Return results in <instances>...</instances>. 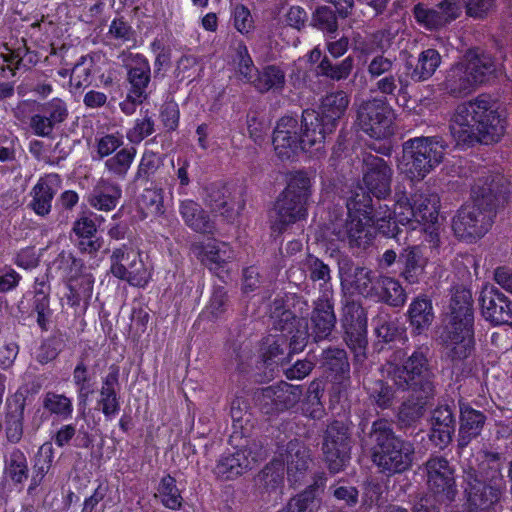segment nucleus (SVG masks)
Here are the masks:
<instances>
[{"instance_id":"obj_1","label":"nucleus","mask_w":512,"mask_h":512,"mask_svg":"<svg viewBox=\"0 0 512 512\" xmlns=\"http://www.w3.org/2000/svg\"><path fill=\"white\" fill-rule=\"evenodd\" d=\"M440 199L437 194L416 192L408 197L405 192L396 191L393 208L387 204L375 209L367 194L360 193L348 205V219L344 224L343 237L351 247L366 248L373 239L372 229L385 237L399 240L400 225L416 222L423 226L437 223Z\"/></svg>"},{"instance_id":"obj_2","label":"nucleus","mask_w":512,"mask_h":512,"mask_svg":"<svg viewBox=\"0 0 512 512\" xmlns=\"http://www.w3.org/2000/svg\"><path fill=\"white\" fill-rule=\"evenodd\" d=\"M427 346L416 347L410 355L398 350L393 360L387 363V378L401 392H412L416 401H404L398 412V419L407 426L416 423L423 415L424 407L436 393L435 374L429 359Z\"/></svg>"},{"instance_id":"obj_3","label":"nucleus","mask_w":512,"mask_h":512,"mask_svg":"<svg viewBox=\"0 0 512 512\" xmlns=\"http://www.w3.org/2000/svg\"><path fill=\"white\" fill-rule=\"evenodd\" d=\"M473 194L475 204L461 207L452 221L455 236L470 243L490 230L497 211L509 203L512 183L502 174H492L478 180Z\"/></svg>"},{"instance_id":"obj_4","label":"nucleus","mask_w":512,"mask_h":512,"mask_svg":"<svg viewBox=\"0 0 512 512\" xmlns=\"http://www.w3.org/2000/svg\"><path fill=\"white\" fill-rule=\"evenodd\" d=\"M439 339L445 358L453 366L463 364L475 353V317L469 289L457 288L453 293L442 320Z\"/></svg>"},{"instance_id":"obj_5","label":"nucleus","mask_w":512,"mask_h":512,"mask_svg":"<svg viewBox=\"0 0 512 512\" xmlns=\"http://www.w3.org/2000/svg\"><path fill=\"white\" fill-rule=\"evenodd\" d=\"M505 129L506 120L501 118L484 94L458 105L450 124L456 145L462 148L498 142Z\"/></svg>"},{"instance_id":"obj_6","label":"nucleus","mask_w":512,"mask_h":512,"mask_svg":"<svg viewBox=\"0 0 512 512\" xmlns=\"http://www.w3.org/2000/svg\"><path fill=\"white\" fill-rule=\"evenodd\" d=\"M271 319L278 335H269L262 343V357L266 364H284L293 354L300 353L309 341L308 321L291 310L289 301L275 299Z\"/></svg>"},{"instance_id":"obj_7","label":"nucleus","mask_w":512,"mask_h":512,"mask_svg":"<svg viewBox=\"0 0 512 512\" xmlns=\"http://www.w3.org/2000/svg\"><path fill=\"white\" fill-rule=\"evenodd\" d=\"M371 458L378 472L387 477L402 474L412 467L415 448L412 442L395 434L386 419L375 420L369 432Z\"/></svg>"},{"instance_id":"obj_8","label":"nucleus","mask_w":512,"mask_h":512,"mask_svg":"<svg viewBox=\"0 0 512 512\" xmlns=\"http://www.w3.org/2000/svg\"><path fill=\"white\" fill-rule=\"evenodd\" d=\"M500 454L490 453L478 470L466 472L465 497L469 512H487L499 504L506 489Z\"/></svg>"},{"instance_id":"obj_9","label":"nucleus","mask_w":512,"mask_h":512,"mask_svg":"<svg viewBox=\"0 0 512 512\" xmlns=\"http://www.w3.org/2000/svg\"><path fill=\"white\" fill-rule=\"evenodd\" d=\"M311 195L312 183L308 174L302 170L292 173L274 203L275 215L270 225L272 232L282 234L291 225L306 220Z\"/></svg>"},{"instance_id":"obj_10","label":"nucleus","mask_w":512,"mask_h":512,"mask_svg":"<svg viewBox=\"0 0 512 512\" xmlns=\"http://www.w3.org/2000/svg\"><path fill=\"white\" fill-rule=\"evenodd\" d=\"M447 147L441 136L411 138L403 144L399 167L411 181H421L443 161Z\"/></svg>"},{"instance_id":"obj_11","label":"nucleus","mask_w":512,"mask_h":512,"mask_svg":"<svg viewBox=\"0 0 512 512\" xmlns=\"http://www.w3.org/2000/svg\"><path fill=\"white\" fill-rule=\"evenodd\" d=\"M272 144L280 160H292L300 151L308 152L316 145L315 150H319L323 136L309 125H299L296 117L285 115L277 121Z\"/></svg>"},{"instance_id":"obj_12","label":"nucleus","mask_w":512,"mask_h":512,"mask_svg":"<svg viewBox=\"0 0 512 512\" xmlns=\"http://www.w3.org/2000/svg\"><path fill=\"white\" fill-rule=\"evenodd\" d=\"M54 263L66 281L68 293L65 297L68 305L78 307L82 301L88 304L95 283L90 267L86 266L83 259L65 250L58 254Z\"/></svg>"},{"instance_id":"obj_13","label":"nucleus","mask_w":512,"mask_h":512,"mask_svg":"<svg viewBox=\"0 0 512 512\" xmlns=\"http://www.w3.org/2000/svg\"><path fill=\"white\" fill-rule=\"evenodd\" d=\"M393 170L391 166L383 158L366 153L363 155L362 160V181L366 188V191L362 187H358L353 191L352 195L347 199L346 207L350 204V201L360 193L367 194L370 199L372 196L377 198L378 201L385 200L391 195V183H392ZM375 209H378L373 204Z\"/></svg>"},{"instance_id":"obj_14","label":"nucleus","mask_w":512,"mask_h":512,"mask_svg":"<svg viewBox=\"0 0 512 512\" xmlns=\"http://www.w3.org/2000/svg\"><path fill=\"white\" fill-rule=\"evenodd\" d=\"M350 99L346 92L339 90L326 94L319 105V110L305 109L302 112V123L309 125L323 136L333 133L339 120L345 114Z\"/></svg>"},{"instance_id":"obj_15","label":"nucleus","mask_w":512,"mask_h":512,"mask_svg":"<svg viewBox=\"0 0 512 512\" xmlns=\"http://www.w3.org/2000/svg\"><path fill=\"white\" fill-rule=\"evenodd\" d=\"M322 451L329 471L338 473L347 466L351 454V429L340 420L330 422L323 435Z\"/></svg>"},{"instance_id":"obj_16","label":"nucleus","mask_w":512,"mask_h":512,"mask_svg":"<svg viewBox=\"0 0 512 512\" xmlns=\"http://www.w3.org/2000/svg\"><path fill=\"white\" fill-rule=\"evenodd\" d=\"M343 340L355 355H364L368 344L367 313L359 301L347 298L341 314Z\"/></svg>"},{"instance_id":"obj_17","label":"nucleus","mask_w":512,"mask_h":512,"mask_svg":"<svg viewBox=\"0 0 512 512\" xmlns=\"http://www.w3.org/2000/svg\"><path fill=\"white\" fill-rule=\"evenodd\" d=\"M110 272L131 286L145 288L151 279V273L143 262L140 253L128 249L126 245L113 250L110 256Z\"/></svg>"},{"instance_id":"obj_18","label":"nucleus","mask_w":512,"mask_h":512,"mask_svg":"<svg viewBox=\"0 0 512 512\" xmlns=\"http://www.w3.org/2000/svg\"><path fill=\"white\" fill-rule=\"evenodd\" d=\"M392 114V109L385 100H369L360 105L357 124L371 138L384 139L393 134Z\"/></svg>"},{"instance_id":"obj_19","label":"nucleus","mask_w":512,"mask_h":512,"mask_svg":"<svg viewBox=\"0 0 512 512\" xmlns=\"http://www.w3.org/2000/svg\"><path fill=\"white\" fill-rule=\"evenodd\" d=\"M428 490L437 502H452L457 495L455 470L442 456L430 457L424 464Z\"/></svg>"},{"instance_id":"obj_20","label":"nucleus","mask_w":512,"mask_h":512,"mask_svg":"<svg viewBox=\"0 0 512 512\" xmlns=\"http://www.w3.org/2000/svg\"><path fill=\"white\" fill-rule=\"evenodd\" d=\"M51 287L45 277H36L33 289L23 294L17 307L22 315L31 317L36 315V322L42 332H47L53 314L50 308Z\"/></svg>"},{"instance_id":"obj_21","label":"nucleus","mask_w":512,"mask_h":512,"mask_svg":"<svg viewBox=\"0 0 512 512\" xmlns=\"http://www.w3.org/2000/svg\"><path fill=\"white\" fill-rule=\"evenodd\" d=\"M302 396V388L281 381L261 390L258 401L261 410L268 415L277 414L293 408Z\"/></svg>"},{"instance_id":"obj_22","label":"nucleus","mask_w":512,"mask_h":512,"mask_svg":"<svg viewBox=\"0 0 512 512\" xmlns=\"http://www.w3.org/2000/svg\"><path fill=\"white\" fill-rule=\"evenodd\" d=\"M481 312L485 320L494 326H512V301L494 285L482 287L479 297Z\"/></svg>"},{"instance_id":"obj_23","label":"nucleus","mask_w":512,"mask_h":512,"mask_svg":"<svg viewBox=\"0 0 512 512\" xmlns=\"http://www.w3.org/2000/svg\"><path fill=\"white\" fill-rule=\"evenodd\" d=\"M258 455L251 447H241L222 453L216 462L213 473L220 480H234L251 470Z\"/></svg>"},{"instance_id":"obj_24","label":"nucleus","mask_w":512,"mask_h":512,"mask_svg":"<svg viewBox=\"0 0 512 512\" xmlns=\"http://www.w3.org/2000/svg\"><path fill=\"white\" fill-rule=\"evenodd\" d=\"M120 367L112 364L108 373L101 378V388L96 401V409L99 410L106 421H112L120 412Z\"/></svg>"},{"instance_id":"obj_25","label":"nucleus","mask_w":512,"mask_h":512,"mask_svg":"<svg viewBox=\"0 0 512 512\" xmlns=\"http://www.w3.org/2000/svg\"><path fill=\"white\" fill-rule=\"evenodd\" d=\"M26 400V395L19 390L6 398L4 430L6 439L11 444L19 443L23 437Z\"/></svg>"},{"instance_id":"obj_26","label":"nucleus","mask_w":512,"mask_h":512,"mask_svg":"<svg viewBox=\"0 0 512 512\" xmlns=\"http://www.w3.org/2000/svg\"><path fill=\"white\" fill-rule=\"evenodd\" d=\"M202 263L222 282L229 278L228 264L234 258L232 247L226 242L211 241L202 245L200 252Z\"/></svg>"},{"instance_id":"obj_27","label":"nucleus","mask_w":512,"mask_h":512,"mask_svg":"<svg viewBox=\"0 0 512 512\" xmlns=\"http://www.w3.org/2000/svg\"><path fill=\"white\" fill-rule=\"evenodd\" d=\"M125 70L127 90L150 97L152 71L148 58L142 53H131Z\"/></svg>"},{"instance_id":"obj_28","label":"nucleus","mask_w":512,"mask_h":512,"mask_svg":"<svg viewBox=\"0 0 512 512\" xmlns=\"http://www.w3.org/2000/svg\"><path fill=\"white\" fill-rule=\"evenodd\" d=\"M406 317L412 336L426 335L435 319L432 298L425 293L414 297L408 306Z\"/></svg>"},{"instance_id":"obj_29","label":"nucleus","mask_w":512,"mask_h":512,"mask_svg":"<svg viewBox=\"0 0 512 512\" xmlns=\"http://www.w3.org/2000/svg\"><path fill=\"white\" fill-rule=\"evenodd\" d=\"M310 322L309 339L311 338L314 342L328 339L336 325L333 302L326 297L318 298L314 302Z\"/></svg>"},{"instance_id":"obj_30","label":"nucleus","mask_w":512,"mask_h":512,"mask_svg":"<svg viewBox=\"0 0 512 512\" xmlns=\"http://www.w3.org/2000/svg\"><path fill=\"white\" fill-rule=\"evenodd\" d=\"M179 213L184 223L194 232L214 235L216 223L203 207L192 199L180 201Z\"/></svg>"},{"instance_id":"obj_31","label":"nucleus","mask_w":512,"mask_h":512,"mask_svg":"<svg viewBox=\"0 0 512 512\" xmlns=\"http://www.w3.org/2000/svg\"><path fill=\"white\" fill-rule=\"evenodd\" d=\"M400 277L410 285L419 284L425 276L427 259L423 256L420 247L411 246L402 250L398 257Z\"/></svg>"},{"instance_id":"obj_32","label":"nucleus","mask_w":512,"mask_h":512,"mask_svg":"<svg viewBox=\"0 0 512 512\" xmlns=\"http://www.w3.org/2000/svg\"><path fill=\"white\" fill-rule=\"evenodd\" d=\"M72 383L76 391L78 411L85 414L96 391V381L84 358L79 359L72 371Z\"/></svg>"},{"instance_id":"obj_33","label":"nucleus","mask_w":512,"mask_h":512,"mask_svg":"<svg viewBox=\"0 0 512 512\" xmlns=\"http://www.w3.org/2000/svg\"><path fill=\"white\" fill-rule=\"evenodd\" d=\"M122 197L119 184L101 179L87 195L88 204L98 211L110 212L114 210Z\"/></svg>"},{"instance_id":"obj_34","label":"nucleus","mask_w":512,"mask_h":512,"mask_svg":"<svg viewBox=\"0 0 512 512\" xmlns=\"http://www.w3.org/2000/svg\"><path fill=\"white\" fill-rule=\"evenodd\" d=\"M54 177L57 175L40 177L30 191L31 200L27 207L37 216L45 217L52 210V201L57 192L53 185Z\"/></svg>"},{"instance_id":"obj_35","label":"nucleus","mask_w":512,"mask_h":512,"mask_svg":"<svg viewBox=\"0 0 512 512\" xmlns=\"http://www.w3.org/2000/svg\"><path fill=\"white\" fill-rule=\"evenodd\" d=\"M286 85L285 70L278 64H266L256 70L251 86L260 94H280Z\"/></svg>"},{"instance_id":"obj_36","label":"nucleus","mask_w":512,"mask_h":512,"mask_svg":"<svg viewBox=\"0 0 512 512\" xmlns=\"http://www.w3.org/2000/svg\"><path fill=\"white\" fill-rule=\"evenodd\" d=\"M486 422V415L470 405L460 406V425L458 444L466 447L473 439L477 438Z\"/></svg>"},{"instance_id":"obj_37","label":"nucleus","mask_w":512,"mask_h":512,"mask_svg":"<svg viewBox=\"0 0 512 512\" xmlns=\"http://www.w3.org/2000/svg\"><path fill=\"white\" fill-rule=\"evenodd\" d=\"M467 69L465 62H459L447 71L443 88L450 96L454 98L465 97L477 87Z\"/></svg>"},{"instance_id":"obj_38","label":"nucleus","mask_w":512,"mask_h":512,"mask_svg":"<svg viewBox=\"0 0 512 512\" xmlns=\"http://www.w3.org/2000/svg\"><path fill=\"white\" fill-rule=\"evenodd\" d=\"M55 457V450L51 441H45L37 450L33 458L32 475L27 488L28 495H35L37 488L43 483L45 476L51 470Z\"/></svg>"},{"instance_id":"obj_39","label":"nucleus","mask_w":512,"mask_h":512,"mask_svg":"<svg viewBox=\"0 0 512 512\" xmlns=\"http://www.w3.org/2000/svg\"><path fill=\"white\" fill-rule=\"evenodd\" d=\"M441 60L442 58L438 50L434 48L425 49L419 54L415 66L409 62L405 64L407 76L413 82L426 81L434 75L441 64Z\"/></svg>"},{"instance_id":"obj_40","label":"nucleus","mask_w":512,"mask_h":512,"mask_svg":"<svg viewBox=\"0 0 512 512\" xmlns=\"http://www.w3.org/2000/svg\"><path fill=\"white\" fill-rule=\"evenodd\" d=\"M320 366L331 379L350 375V364L344 349H324L321 354Z\"/></svg>"},{"instance_id":"obj_41","label":"nucleus","mask_w":512,"mask_h":512,"mask_svg":"<svg viewBox=\"0 0 512 512\" xmlns=\"http://www.w3.org/2000/svg\"><path fill=\"white\" fill-rule=\"evenodd\" d=\"M374 297L392 307H402L407 300L406 291L401 283L389 276H382L377 279V289Z\"/></svg>"},{"instance_id":"obj_42","label":"nucleus","mask_w":512,"mask_h":512,"mask_svg":"<svg viewBox=\"0 0 512 512\" xmlns=\"http://www.w3.org/2000/svg\"><path fill=\"white\" fill-rule=\"evenodd\" d=\"M51 442L57 447L63 448L73 445L76 448H89L92 445V437L89 432L79 430L73 423L62 424L51 436Z\"/></svg>"},{"instance_id":"obj_43","label":"nucleus","mask_w":512,"mask_h":512,"mask_svg":"<svg viewBox=\"0 0 512 512\" xmlns=\"http://www.w3.org/2000/svg\"><path fill=\"white\" fill-rule=\"evenodd\" d=\"M155 498L163 507L171 511H179L184 504V498L181 490L177 487V481L170 474L164 475L156 488Z\"/></svg>"},{"instance_id":"obj_44","label":"nucleus","mask_w":512,"mask_h":512,"mask_svg":"<svg viewBox=\"0 0 512 512\" xmlns=\"http://www.w3.org/2000/svg\"><path fill=\"white\" fill-rule=\"evenodd\" d=\"M42 407L50 416L61 421H68L73 417V399L63 393L47 391L42 397Z\"/></svg>"},{"instance_id":"obj_45","label":"nucleus","mask_w":512,"mask_h":512,"mask_svg":"<svg viewBox=\"0 0 512 512\" xmlns=\"http://www.w3.org/2000/svg\"><path fill=\"white\" fill-rule=\"evenodd\" d=\"M137 149L134 146L121 148L104 162L105 170L117 180H125L135 160Z\"/></svg>"},{"instance_id":"obj_46","label":"nucleus","mask_w":512,"mask_h":512,"mask_svg":"<svg viewBox=\"0 0 512 512\" xmlns=\"http://www.w3.org/2000/svg\"><path fill=\"white\" fill-rule=\"evenodd\" d=\"M287 452V478L289 482L296 484L304 477L311 459L304 446H298L295 450L292 441L288 444Z\"/></svg>"},{"instance_id":"obj_47","label":"nucleus","mask_w":512,"mask_h":512,"mask_svg":"<svg viewBox=\"0 0 512 512\" xmlns=\"http://www.w3.org/2000/svg\"><path fill=\"white\" fill-rule=\"evenodd\" d=\"M233 64L235 65L236 75L239 80L245 84L251 85L257 68L249 53L248 47L243 40H238L234 44Z\"/></svg>"},{"instance_id":"obj_48","label":"nucleus","mask_w":512,"mask_h":512,"mask_svg":"<svg viewBox=\"0 0 512 512\" xmlns=\"http://www.w3.org/2000/svg\"><path fill=\"white\" fill-rule=\"evenodd\" d=\"M388 379H377L370 381L365 387L370 401L378 408L389 409L396 398V391H399L394 384L390 385Z\"/></svg>"},{"instance_id":"obj_49","label":"nucleus","mask_w":512,"mask_h":512,"mask_svg":"<svg viewBox=\"0 0 512 512\" xmlns=\"http://www.w3.org/2000/svg\"><path fill=\"white\" fill-rule=\"evenodd\" d=\"M465 64L476 86L487 82L496 70L493 58L485 53L470 56Z\"/></svg>"},{"instance_id":"obj_50","label":"nucleus","mask_w":512,"mask_h":512,"mask_svg":"<svg viewBox=\"0 0 512 512\" xmlns=\"http://www.w3.org/2000/svg\"><path fill=\"white\" fill-rule=\"evenodd\" d=\"M317 492V483L309 485L287 502V510L289 512H318L321 499L317 496Z\"/></svg>"},{"instance_id":"obj_51","label":"nucleus","mask_w":512,"mask_h":512,"mask_svg":"<svg viewBox=\"0 0 512 512\" xmlns=\"http://www.w3.org/2000/svg\"><path fill=\"white\" fill-rule=\"evenodd\" d=\"M140 114L141 117L136 118L133 126L126 131V138L132 146L140 144L155 132V121L150 110L141 109Z\"/></svg>"},{"instance_id":"obj_52","label":"nucleus","mask_w":512,"mask_h":512,"mask_svg":"<svg viewBox=\"0 0 512 512\" xmlns=\"http://www.w3.org/2000/svg\"><path fill=\"white\" fill-rule=\"evenodd\" d=\"M323 390L320 389L319 384L312 382L306 396L301 401L302 414L312 420H320L325 415L324 405L321 401Z\"/></svg>"},{"instance_id":"obj_53","label":"nucleus","mask_w":512,"mask_h":512,"mask_svg":"<svg viewBox=\"0 0 512 512\" xmlns=\"http://www.w3.org/2000/svg\"><path fill=\"white\" fill-rule=\"evenodd\" d=\"M162 164L160 153L145 149L138 164L134 182L147 184L152 180Z\"/></svg>"},{"instance_id":"obj_54","label":"nucleus","mask_w":512,"mask_h":512,"mask_svg":"<svg viewBox=\"0 0 512 512\" xmlns=\"http://www.w3.org/2000/svg\"><path fill=\"white\" fill-rule=\"evenodd\" d=\"M94 63L92 59L87 60L81 57L80 60L74 65L70 72V87L74 92L83 90L92 84V71Z\"/></svg>"},{"instance_id":"obj_55","label":"nucleus","mask_w":512,"mask_h":512,"mask_svg":"<svg viewBox=\"0 0 512 512\" xmlns=\"http://www.w3.org/2000/svg\"><path fill=\"white\" fill-rule=\"evenodd\" d=\"M352 68L353 61L350 57L333 64L327 56H324L316 67V73L332 80H342L350 75Z\"/></svg>"},{"instance_id":"obj_56","label":"nucleus","mask_w":512,"mask_h":512,"mask_svg":"<svg viewBox=\"0 0 512 512\" xmlns=\"http://www.w3.org/2000/svg\"><path fill=\"white\" fill-rule=\"evenodd\" d=\"M6 471L14 484H22L28 479L29 468L25 454L18 448L10 453Z\"/></svg>"},{"instance_id":"obj_57","label":"nucleus","mask_w":512,"mask_h":512,"mask_svg":"<svg viewBox=\"0 0 512 512\" xmlns=\"http://www.w3.org/2000/svg\"><path fill=\"white\" fill-rule=\"evenodd\" d=\"M35 108L57 127L68 117L67 104L58 97L52 98L46 102L37 103Z\"/></svg>"},{"instance_id":"obj_58","label":"nucleus","mask_w":512,"mask_h":512,"mask_svg":"<svg viewBox=\"0 0 512 512\" xmlns=\"http://www.w3.org/2000/svg\"><path fill=\"white\" fill-rule=\"evenodd\" d=\"M312 22L316 28L326 33L330 38H335L333 35L338 30V20L335 11L331 7H318L313 13Z\"/></svg>"},{"instance_id":"obj_59","label":"nucleus","mask_w":512,"mask_h":512,"mask_svg":"<svg viewBox=\"0 0 512 512\" xmlns=\"http://www.w3.org/2000/svg\"><path fill=\"white\" fill-rule=\"evenodd\" d=\"M352 287L364 297H374L377 289V280L373 272L363 267H357L351 283Z\"/></svg>"},{"instance_id":"obj_60","label":"nucleus","mask_w":512,"mask_h":512,"mask_svg":"<svg viewBox=\"0 0 512 512\" xmlns=\"http://www.w3.org/2000/svg\"><path fill=\"white\" fill-rule=\"evenodd\" d=\"M379 342L391 344L401 341L405 336V329L393 320H379L375 328Z\"/></svg>"},{"instance_id":"obj_61","label":"nucleus","mask_w":512,"mask_h":512,"mask_svg":"<svg viewBox=\"0 0 512 512\" xmlns=\"http://www.w3.org/2000/svg\"><path fill=\"white\" fill-rule=\"evenodd\" d=\"M21 148L20 140L13 132H0V163H13L17 160V151Z\"/></svg>"},{"instance_id":"obj_62","label":"nucleus","mask_w":512,"mask_h":512,"mask_svg":"<svg viewBox=\"0 0 512 512\" xmlns=\"http://www.w3.org/2000/svg\"><path fill=\"white\" fill-rule=\"evenodd\" d=\"M159 119L165 132H175L180 124V109L177 102L174 100L164 102L159 109Z\"/></svg>"},{"instance_id":"obj_63","label":"nucleus","mask_w":512,"mask_h":512,"mask_svg":"<svg viewBox=\"0 0 512 512\" xmlns=\"http://www.w3.org/2000/svg\"><path fill=\"white\" fill-rule=\"evenodd\" d=\"M262 284V276L258 267L251 265L243 268L241 279V292L246 297H253L258 294Z\"/></svg>"},{"instance_id":"obj_64","label":"nucleus","mask_w":512,"mask_h":512,"mask_svg":"<svg viewBox=\"0 0 512 512\" xmlns=\"http://www.w3.org/2000/svg\"><path fill=\"white\" fill-rule=\"evenodd\" d=\"M56 127L57 126L48 121V118L42 115L36 108L31 111L28 128L33 135L41 138H52Z\"/></svg>"}]
</instances>
